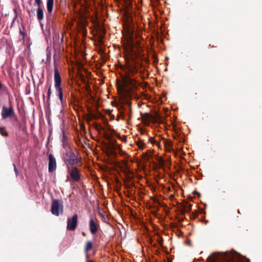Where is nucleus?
<instances>
[{"mask_svg":"<svg viewBox=\"0 0 262 262\" xmlns=\"http://www.w3.org/2000/svg\"><path fill=\"white\" fill-rule=\"evenodd\" d=\"M122 69L124 72L121 76L123 85L128 93L133 92L138 89L139 85L137 80L132 78L138 73V67L135 60L132 59L127 61L126 66Z\"/></svg>","mask_w":262,"mask_h":262,"instance_id":"nucleus-1","label":"nucleus"},{"mask_svg":"<svg viewBox=\"0 0 262 262\" xmlns=\"http://www.w3.org/2000/svg\"><path fill=\"white\" fill-rule=\"evenodd\" d=\"M208 259L210 262H250V260L233 251L222 252L218 254L213 253Z\"/></svg>","mask_w":262,"mask_h":262,"instance_id":"nucleus-2","label":"nucleus"},{"mask_svg":"<svg viewBox=\"0 0 262 262\" xmlns=\"http://www.w3.org/2000/svg\"><path fill=\"white\" fill-rule=\"evenodd\" d=\"M63 158L67 166H73L80 161V159L75 155L74 149L73 147L64 150Z\"/></svg>","mask_w":262,"mask_h":262,"instance_id":"nucleus-3","label":"nucleus"},{"mask_svg":"<svg viewBox=\"0 0 262 262\" xmlns=\"http://www.w3.org/2000/svg\"><path fill=\"white\" fill-rule=\"evenodd\" d=\"M68 166V173L66 182L73 181L75 182H79L81 180V174L79 169L76 166H71L70 168Z\"/></svg>","mask_w":262,"mask_h":262,"instance_id":"nucleus-4","label":"nucleus"},{"mask_svg":"<svg viewBox=\"0 0 262 262\" xmlns=\"http://www.w3.org/2000/svg\"><path fill=\"white\" fill-rule=\"evenodd\" d=\"M62 207L63 205L61 201L58 200H54L52 203L51 211L53 214L58 216L59 214V209H61V211H62Z\"/></svg>","mask_w":262,"mask_h":262,"instance_id":"nucleus-5","label":"nucleus"},{"mask_svg":"<svg viewBox=\"0 0 262 262\" xmlns=\"http://www.w3.org/2000/svg\"><path fill=\"white\" fill-rule=\"evenodd\" d=\"M15 115V112L13 107L10 105L9 107L3 106L2 110L1 116L3 119L11 118Z\"/></svg>","mask_w":262,"mask_h":262,"instance_id":"nucleus-6","label":"nucleus"},{"mask_svg":"<svg viewBox=\"0 0 262 262\" xmlns=\"http://www.w3.org/2000/svg\"><path fill=\"white\" fill-rule=\"evenodd\" d=\"M78 222V215L74 214L71 218L68 219L67 229L69 231H74L77 227Z\"/></svg>","mask_w":262,"mask_h":262,"instance_id":"nucleus-7","label":"nucleus"},{"mask_svg":"<svg viewBox=\"0 0 262 262\" xmlns=\"http://www.w3.org/2000/svg\"><path fill=\"white\" fill-rule=\"evenodd\" d=\"M99 228V224L97 223V220L91 217L89 221L90 231L92 234H95Z\"/></svg>","mask_w":262,"mask_h":262,"instance_id":"nucleus-8","label":"nucleus"},{"mask_svg":"<svg viewBox=\"0 0 262 262\" xmlns=\"http://www.w3.org/2000/svg\"><path fill=\"white\" fill-rule=\"evenodd\" d=\"M56 169V162L55 158L50 154L49 155V172H52Z\"/></svg>","mask_w":262,"mask_h":262,"instance_id":"nucleus-9","label":"nucleus"},{"mask_svg":"<svg viewBox=\"0 0 262 262\" xmlns=\"http://www.w3.org/2000/svg\"><path fill=\"white\" fill-rule=\"evenodd\" d=\"M54 79L55 82V85H61V78L58 72V70L56 67L54 68Z\"/></svg>","mask_w":262,"mask_h":262,"instance_id":"nucleus-10","label":"nucleus"},{"mask_svg":"<svg viewBox=\"0 0 262 262\" xmlns=\"http://www.w3.org/2000/svg\"><path fill=\"white\" fill-rule=\"evenodd\" d=\"M182 206L183 208L181 211L182 214H185L192 209V205L188 203H186Z\"/></svg>","mask_w":262,"mask_h":262,"instance_id":"nucleus-11","label":"nucleus"},{"mask_svg":"<svg viewBox=\"0 0 262 262\" xmlns=\"http://www.w3.org/2000/svg\"><path fill=\"white\" fill-rule=\"evenodd\" d=\"M93 248V243L91 241H87L84 247V252L86 253V257L88 258V252Z\"/></svg>","mask_w":262,"mask_h":262,"instance_id":"nucleus-12","label":"nucleus"},{"mask_svg":"<svg viewBox=\"0 0 262 262\" xmlns=\"http://www.w3.org/2000/svg\"><path fill=\"white\" fill-rule=\"evenodd\" d=\"M37 18L39 21L42 20L44 18L43 11L42 8L37 9Z\"/></svg>","mask_w":262,"mask_h":262,"instance_id":"nucleus-13","label":"nucleus"},{"mask_svg":"<svg viewBox=\"0 0 262 262\" xmlns=\"http://www.w3.org/2000/svg\"><path fill=\"white\" fill-rule=\"evenodd\" d=\"M54 5V0H47V8L48 13L51 14L52 12Z\"/></svg>","mask_w":262,"mask_h":262,"instance_id":"nucleus-14","label":"nucleus"},{"mask_svg":"<svg viewBox=\"0 0 262 262\" xmlns=\"http://www.w3.org/2000/svg\"><path fill=\"white\" fill-rule=\"evenodd\" d=\"M0 134L4 137H7L8 136V133L5 126H0Z\"/></svg>","mask_w":262,"mask_h":262,"instance_id":"nucleus-15","label":"nucleus"},{"mask_svg":"<svg viewBox=\"0 0 262 262\" xmlns=\"http://www.w3.org/2000/svg\"><path fill=\"white\" fill-rule=\"evenodd\" d=\"M62 147L64 148V150H67V149H70V148L72 147L71 146L69 141H66V142L65 141V142H62Z\"/></svg>","mask_w":262,"mask_h":262,"instance_id":"nucleus-16","label":"nucleus"},{"mask_svg":"<svg viewBox=\"0 0 262 262\" xmlns=\"http://www.w3.org/2000/svg\"><path fill=\"white\" fill-rule=\"evenodd\" d=\"M55 90H56L57 95L59 94H60V93H63L62 89V88L61 87V85H55Z\"/></svg>","mask_w":262,"mask_h":262,"instance_id":"nucleus-17","label":"nucleus"},{"mask_svg":"<svg viewBox=\"0 0 262 262\" xmlns=\"http://www.w3.org/2000/svg\"><path fill=\"white\" fill-rule=\"evenodd\" d=\"M137 145L139 147V148L143 149L145 147V144L142 140H139L137 142Z\"/></svg>","mask_w":262,"mask_h":262,"instance_id":"nucleus-18","label":"nucleus"},{"mask_svg":"<svg viewBox=\"0 0 262 262\" xmlns=\"http://www.w3.org/2000/svg\"><path fill=\"white\" fill-rule=\"evenodd\" d=\"M52 92H51V86L50 85L48 89V95H47V102L48 103L50 102V97L51 95Z\"/></svg>","mask_w":262,"mask_h":262,"instance_id":"nucleus-19","label":"nucleus"},{"mask_svg":"<svg viewBox=\"0 0 262 262\" xmlns=\"http://www.w3.org/2000/svg\"><path fill=\"white\" fill-rule=\"evenodd\" d=\"M149 142L152 144H156L158 146H160V143L158 141H156L155 139L152 137L149 138Z\"/></svg>","mask_w":262,"mask_h":262,"instance_id":"nucleus-20","label":"nucleus"},{"mask_svg":"<svg viewBox=\"0 0 262 262\" xmlns=\"http://www.w3.org/2000/svg\"><path fill=\"white\" fill-rule=\"evenodd\" d=\"M85 139H83L82 140L81 139H79L78 141H76V143L79 146L81 145V146H83V142L85 143Z\"/></svg>","mask_w":262,"mask_h":262,"instance_id":"nucleus-21","label":"nucleus"},{"mask_svg":"<svg viewBox=\"0 0 262 262\" xmlns=\"http://www.w3.org/2000/svg\"><path fill=\"white\" fill-rule=\"evenodd\" d=\"M69 140L68 139V137L66 136L64 132H62V138H61V141L62 142H66V141H68Z\"/></svg>","mask_w":262,"mask_h":262,"instance_id":"nucleus-22","label":"nucleus"},{"mask_svg":"<svg viewBox=\"0 0 262 262\" xmlns=\"http://www.w3.org/2000/svg\"><path fill=\"white\" fill-rule=\"evenodd\" d=\"M35 4L37 5L38 8H41V5L42 4L41 0H35Z\"/></svg>","mask_w":262,"mask_h":262,"instance_id":"nucleus-23","label":"nucleus"},{"mask_svg":"<svg viewBox=\"0 0 262 262\" xmlns=\"http://www.w3.org/2000/svg\"><path fill=\"white\" fill-rule=\"evenodd\" d=\"M82 30L83 35L84 36H86L87 34V30H86V28L82 26Z\"/></svg>","mask_w":262,"mask_h":262,"instance_id":"nucleus-24","label":"nucleus"},{"mask_svg":"<svg viewBox=\"0 0 262 262\" xmlns=\"http://www.w3.org/2000/svg\"><path fill=\"white\" fill-rule=\"evenodd\" d=\"M58 97H59V99L61 103H62L63 101V93H60L58 95H57Z\"/></svg>","mask_w":262,"mask_h":262,"instance_id":"nucleus-25","label":"nucleus"},{"mask_svg":"<svg viewBox=\"0 0 262 262\" xmlns=\"http://www.w3.org/2000/svg\"><path fill=\"white\" fill-rule=\"evenodd\" d=\"M13 165L14 166V171L15 172V174H16V176H17L18 174V171L15 165L14 164H13Z\"/></svg>","mask_w":262,"mask_h":262,"instance_id":"nucleus-26","label":"nucleus"},{"mask_svg":"<svg viewBox=\"0 0 262 262\" xmlns=\"http://www.w3.org/2000/svg\"><path fill=\"white\" fill-rule=\"evenodd\" d=\"M165 144L167 146H170V147L172 146V142L171 141H166Z\"/></svg>","mask_w":262,"mask_h":262,"instance_id":"nucleus-27","label":"nucleus"},{"mask_svg":"<svg viewBox=\"0 0 262 262\" xmlns=\"http://www.w3.org/2000/svg\"><path fill=\"white\" fill-rule=\"evenodd\" d=\"M143 156L146 158L147 160H149L150 158V156L147 152H145L143 154Z\"/></svg>","mask_w":262,"mask_h":262,"instance_id":"nucleus-28","label":"nucleus"},{"mask_svg":"<svg viewBox=\"0 0 262 262\" xmlns=\"http://www.w3.org/2000/svg\"><path fill=\"white\" fill-rule=\"evenodd\" d=\"M163 238H162V237H160V239H159V241H158V243H159V244H160V245H162V243H163Z\"/></svg>","mask_w":262,"mask_h":262,"instance_id":"nucleus-29","label":"nucleus"},{"mask_svg":"<svg viewBox=\"0 0 262 262\" xmlns=\"http://www.w3.org/2000/svg\"><path fill=\"white\" fill-rule=\"evenodd\" d=\"M129 115H128V116L129 118L131 117V114H132V110H131V107H130V106H129Z\"/></svg>","mask_w":262,"mask_h":262,"instance_id":"nucleus-30","label":"nucleus"},{"mask_svg":"<svg viewBox=\"0 0 262 262\" xmlns=\"http://www.w3.org/2000/svg\"><path fill=\"white\" fill-rule=\"evenodd\" d=\"M63 41V33H62V37H61V41Z\"/></svg>","mask_w":262,"mask_h":262,"instance_id":"nucleus-31","label":"nucleus"},{"mask_svg":"<svg viewBox=\"0 0 262 262\" xmlns=\"http://www.w3.org/2000/svg\"><path fill=\"white\" fill-rule=\"evenodd\" d=\"M86 262H94L93 260H88Z\"/></svg>","mask_w":262,"mask_h":262,"instance_id":"nucleus-32","label":"nucleus"},{"mask_svg":"<svg viewBox=\"0 0 262 262\" xmlns=\"http://www.w3.org/2000/svg\"><path fill=\"white\" fill-rule=\"evenodd\" d=\"M82 234L83 236H85V233L84 232H82Z\"/></svg>","mask_w":262,"mask_h":262,"instance_id":"nucleus-33","label":"nucleus"},{"mask_svg":"<svg viewBox=\"0 0 262 262\" xmlns=\"http://www.w3.org/2000/svg\"><path fill=\"white\" fill-rule=\"evenodd\" d=\"M18 125H19V127L20 128H21V124L20 123H19V124H18Z\"/></svg>","mask_w":262,"mask_h":262,"instance_id":"nucleus-34","label":"nucleus"},{"mask_svg":"<svg viewBox=\"0 0 262 262\" xmlns=\"http://www.w3.org/2000/svg\"><path fill=\"white\" fill-rule=\"evenodd\" d=\"M145 115L147 116H149V115L148 114V113H146L145 114Z\"/></svg>","mask_w":262,"mask_h":262,"instance_id":"nucleus-35","label":"nucleus"},{"mask_svg":"<svg viewBox=\"0 0 262 262\" xmlns=\"http://www.w3.org/2000/svg\"><path fill=\"white\" fill-rule=\"evenodd\" d=\"M126 187H127V188H129V187H130V186H129V185H126Z\"/></svg>","mask_w":262,"mask_h":262,"instance_id":"nucleus-36","label":"nucleus"},{"mask_svg":"<svg viewBox=\"0 0 262 262\" xmlns=\"http://www.w3.org/2000/svg\"><path fill=\"white\" fill-rule=\"evenodd\" d=\"M121 115L123 117V116H124L123 113H121Z\"/></svg>","mask_w":262,"mask_h":262,"instance_id":"nucleus-37","label":"nucleus"}]
</instances>
